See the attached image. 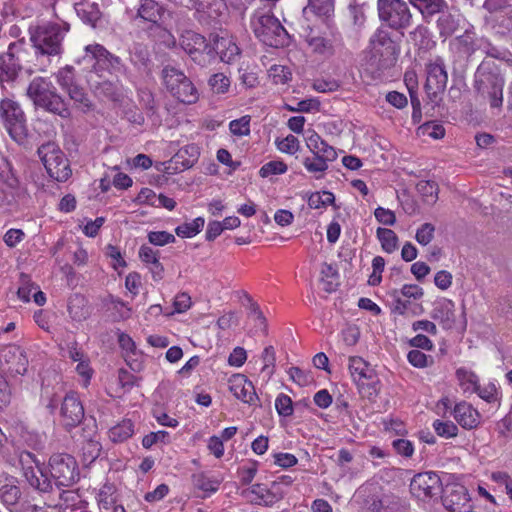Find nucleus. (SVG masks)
<instances>
[{
  "instance_id": "nucleus-9",
  "label": "nucleus",
  "mask_w": 512,
  "mask_h": 512,
  "mask_svg": "<svg viewBox=\"0 0 512 512\" xmlns=\"http://www.w3.org/2000/svg\"><path fill=\"white\" fill-rule=\"evenodd\" d=\"M49 473L58 488L71 487L79 480L75 458L67 453H55L49 459Z\"/></svg>"
},
{
  "instance_id": "nucleus-22",
  "label": "nucleus",
  "mask_w": 512,
  "mask_h": 512,
  "mask_svg": "<svg viewBox=\"0 0 512 512\" xmlns=\"http://www.w3.org/2000/svg\"><path fill=\"white\" fill-rule=\"evenodd\" d=\"M454 311V302L443 298L434 304L431 311V318L438 321L444 329H450L455 323Z\"/></svg>"
},
{
  "instance_id": "nucleus-40",
  "label": "nucleus",
  "mask_w": 512,
  "mask_h": 512,
  "mask_svg": "<svg viewBox=\"0 0 512 512\" xmlns=\"http://www.w3.org/2000/svg\"><path fill=\"white\" fill-rule=\"evenodd\" d=\"M454 46L459 53L465 55L467 58L479 49V45L476 43L474 34L469 31H465L464 34L456 37L454 40Z\"/></svg>"
},
{
  "instance_id": "nucleus-57",
  "label": "nucleus",
  "mask_w": 512,
  "mask_h": 512,
  "mask_svg": "<svg viewBox=\"0 0 512 512\" xmlns=\"http://www.w3.org/2000/svg\"><path fill=\"white\" fill-rule=\"evenodd\" d=\"M408 362L416 368H426L433 363V358L424 352L413 349L407 355Z\"/></svg>"
},
{
  "instance_id": "nucleus-53",
  "label": "nucleus",
  "mask_w": 512,
  "mask_h": 512,
  "mask_svg": "<svg viewBox=\"0 0 512 512\" xmlns=\"http://www.w3.org/2000/svg\"><path fill=\"white\" fill-rule=\"evenodd\" d=\"M334 201L335 197L332 192L323 191L322 193H313L308 199V205L313 209H319L333 204Z\"/></svg>"
},
{
  "instance_id": "nucleus-29",
  "label": "nucleus",
  "mask_w": 512,
  "mask_h": 512,
  "mask_svg": "<svg viewBox=\"0 0 512 512\" xmlns=\"http://www.w3.org/2000/svg\"><path fill=\"white\" fill-rule=\"evenodd\" d=\"M74 8L77 16L85 24H88L91 27H96L97 22L101 18V11L97 3L90 2L89 0H82L79 3H76Z\"/></svg>"
},
{
  "instance_id": "nucleus-34",
  "label": "nucleus",
  "mask_w": 512,
  "mask_h": 512,
  "mask_svg": "<svg viewBox=\"0 0 512 512\" xmlns=\"http://www.w3.org/2000/svg\"><path fill=\"white\" fill-rule=\"evenodd\" d=\"M199 156L198 146L191 144L181 148L171 159V162L175 165L180 164L182 169L191 168L197 161Z\"/></svg>"
},
{
  "instance_id": "nucleus-42",
  "label": "nucleus",
  "mask_w": 512,
  "mask_h": 512,
  "mask_svg": "<svg viewBox=\"0 0 512 512\" xmlns=\"http://www.w3.org/2000/svg\"><path fill=\"white\" fill-rule=\"evenodd\" d=\"M56 82L60 88L65 92L75 84L76 81V70L72 65H66L60 68L55 74Z\"/></svg>"
},
{
  "instance_id": "nucleus-16",
  "label": "nucleus",
  "mask_w": 512,
  "mask_h": 512,
  "mask_svg": "<svg viewBox=\"0 0 512 512\" xmlns=\"http://www.w3.org/2000/svg\"><path fill=\"white\" fill-rule=\"evenodd\" d=\"M62 423L65 429L70 430L78 426L84 419V407L75 392L65 395L61 405Z\"/></svg>"
},
{
  "instance_id": "nucleus-63",
  "label": "nucleus",
  "mask_w": 512,
  "mask_h": 512,
  "mask_svg": "<svg viewBox=\"0 0 512 512\" xmlns=\"http://www.w3.org/2000/svg\"><path fill=\"white\" fill-rule=\"evenodd\" d=\"M229 129L233 135L245 136L250 133V117L243 116L239 119L232 120Z\"/></svg>"
},
{
  "instance_id": "nucleus-46",
  "label": "nucleus",
  "mask_w": 512,
  "mask_h": 512,
  "mask_svg": "<svg viewBox=\"0 0 512 512\" xmlns=\"http://www.w3.org/2000/svg\"><path fill=\"white\" fill-rule=\"evenodd\" d=\"M205 220L202 217H197L191 222H186L179 225L175 229L177 236L182 238H191L197 235L204 227Z\"/></svg>"
},
{
  "instance_id": "nucleus-17",
  "label": "nucleus",
  "mask_w": 512,
  "mask_h": 512,
  "mask_svg": "<svg viewBox=\"0 0 512 512\" xmlns=\"http://www.w3.org/2000/svg\"><path fill=\"white\" fill-rule=\"evenodd\" d=\"M0 361L6 370L14 375H24L28 368V358L23 349L9 346L0 352Z\"/></svg>"
},
{
  "instance_id": "nucleus-56",
  "label": "nucleus",
  "mask_w": 512,
  "mask_h": 512,
  "mask_svg": "<svg viewBox=\"0 0 512 512\" xmlns=\"http://www.w3.org/2000/svg\"><path fill=\"white\" fill-rule=\"evenodd\" d=\"M306 9L319 16H328L333 12V0H308Z\"/></svg>"
},
{
  "instance_id": "nucleus-55",
  "label": "nucleus",
  "mask_w": 512,
  "mask_h": 512,
  "mask_svg": "<svg viewBox=\"0 0 512 512\" xmlns=\"http://www.w3.org/2000/svg\"><path fill=\"white\" fill-rule=\"evenodd\" d=\"M416 189L427 200L436 201L438 195V185L436 182L421 180L417 183Z\"/></svg>"
},
{
  "instance_id": "nucleus-64",
  "label": "nucleus",
  "mask_w": 512,
  "mask_h": 512,
  "mask_svg": "<svg viewBox=\"0 0 512 512\" xmlns=\"http://www.w3.org/2000/svg\"><path fill=\"white\" fill-rule=\"evenodd\" d=\"M148 240L156 246H164L175 242V236L166 231H151L148 233Z\"/></svg>"
},
{
  "instance_id": "nucleus-62",
  "label": "nucleus",
  "mask_w": 512,
  "mask_h": 512,
  "mask_svg": "<svg viewBox=\"0 0 512 512\" xmlns=\"http://www.w3.org/2000/svg\"><path fill=\"white\" fill-rule=\"evenodd\" d=\"M276 145L281 152L291 155L295 154L300 148L299 140L291 134L281 140H277Z\"/></svg>"
},
{
  "instance_id": "nucleus-36",
  "label": "nucleus",
  "mask_w": 512,
  "mask_h": 512,
  "mask_svg": "<svg viewBox=\"0 0 512 512\" xmlns=\"http://www.w3.org/2000/svg\"><path fill=\"white\" fill-rule=\"evenodd\" d=\"M208 44L210 42L204 36L193 31L186 32L181 38V47L189 56L198 50L206 49Z\"/></svg>"
},
{
  "instance_id": "nucleus-61",
  "label": "nucleus",
  "mask_w": 512,
  "mask_h": 512,
  "mask_svg": "<svg viewBox=\"0 0 512 512\" xmlns=\"http://www.w3.org/2000/svg\"><path fill=\"white\" fill-rule=\"evenodd\" d=\"M275 408L280 416L289 417L293 414V402L286 394H279L275 400Z\"/></svg>"
},
{
  "instance_id": "nucleus-10",
  "label": "nucleus",
  "mask_w": 512,
  "mask_h": 512,
  "mask_svg": "<svg viewBox=\"0 0 512 512\" xmlns=\"http://www.w3.org/2000/svg\"><path fill=\"white\" fill-rule=\"evenodd\" d=\"M252 27L256 37L268 46L279 47L287 43V31L272 14L259 15L252 21Z\"/></svg>"
},
{
  "instance_id": "nucleus-45",
  "label": "nucleus",
  "mask_w": 512,
  "mask_h": 512,
  "mask_svg": "<svg viewBox=\"0 0 512 512\" xmlns=\"http://www.w3.org/2000/svg\"><path fill=\"white\" fill-rule=\"evenodd\" d=\"M62 387H50L49 385H43L41 398L45 403L46 407L53 413L57 407L61 397Z\"/></svg>"
},
{
  "instance_id": "nucleus-37",
  "label": "nucleus",
  "mask_w": 512,
  "mask_h": 512,
  "mask_svg": "<svg viewBox=\"0 0 512 512\" xmlns=\"http://www.w3.org/2000/svg\"><path fill=\"white\" fill-rule=\"evenodd\" d=\"M6 481L0 488V499L5 505L14 506L19 502L22 493L14 478Z\"/></svg>"
},
{
  "instance_id": "nucleus-43",
  "label": "nucleus",
  "mask_w": 512,
  "mask_h": 512,
  "mask_svg": "<svg viewBox=\"0 0 512 512\" xmlns=\"http://www.w3.org/2000/svg\"><path fill=\"white\" fill-rule=\"evenodd\" d=\"M376 235L385 252L393 253L397 249L398 237L393 230L379 227L376 230Z\"/></svg>"
},
{
  "instance_id": "nucleus-1",
  "label": "nucleus",
  "mask_w": 512,
  "mask_h": 512,
  "mask_svg": "<svg viewBox=\"0 0 512 512\" xmlns=\"http://www.w3.org/2000/svg\"><path fill=\"white\" fill-rule=\"evenodd\" d=\"M504 76L500 66L493 60L484 59L476 68L473 77L475 99L490 109L500 111L503 106Z\"/></svg>"
},
{
  "instance_id": "nucleus-58",
  "label": "nucleus",
  "mask_w": 512,
  "mask_h": 512,
  "mask_svg": "<svg viewBox=\"0 0 512 512\" xmlns=\"http://www.w3.org/2000/svg\"><path fill=\"white\" fill-rule=\"evenodd\" d=\"M286 171L287 165L283 161H269L260 168L259 175L266 178L271 175L283 174Z\"/></svg>"
},
{
  "instance_id": "nucleus-38",
  "label": "nucleus",
  "mask_w": 512,
  "mask_h": 512,
  "mask_svg": "<svg viewBox=\"0 0 512 512\" xmlns=\"http://www.w3.org/2000/svg\"><path fill=\"white\" fill-rule=\"evenodd\" d=\"M333 161L326 160L324 156L312 154V156H307L303 159V165L309 173L314 174L316 179H320L328 169V163Z\"/></svg>"
},
{
  "instance_id": "nucleus-32",
  "label": "nucleus",
  "mask_w": 512,
  "mask_h": 512,
  "mask_svg": "<svg viewBox=\"0 0 512 512\" xmlns=\"http://www.w3.org/2000/svg\"><path fill=\"white\" fill-rule=\"evenodd\" d=\"M439 17L436 21L437 28L441 37L447 38L453 35L459 27V15L452 14L448 9L438 12Z\"/></svg>"
},
{
  "instance_id": "nucleus-12",
  "label": "nucleus",
  "mask_w": 512,
  "mask_h": 512,
  "mask_svg": "<svg viewBox=\"0 0 512 512\" xmlns=\"http://www.w3.org/2000/svg\"><path fill=\"white\" fill-rule=\"evenodd\" d=\"M441 490V480L435 472L418 473L410 483L411 493L423 501L438 495Z\"/></svg>"
},
{
  "instance_id": "nucleus-19",
  "label": "nucleus",
  "mask_w": 512,
  "mask_h": 512,
  "mask_svg": "<svg viewBox=\"0 0 512 512\" xmlns=\"http://www.w3.org/2000/svg\"><path fill=\"white\" fill-rule=\"evenodd\" d=\"M229 389L233 395L247 404H254L258 400L253 383L242 374L233 375L229 380Z\"/></svg>"
},
{
  "instance_id": "nucleus-31",
  "label": "nucleus",
  "mask_w": 512,
  "mask_h": 512,
  "mask_svg": "<svg viewBox=\"0 0 512 512\" xmlns=\"http://www.w3.org/2000/svg\"><path fill=\"white\" fill-rule=\"evenodd\" d=\"M87 299L79 294L75 293L68 299V313L70 317L75 321H83L88 318L90 311L88 307Z\"/></svg>"
},
{
  "instance_id": "nucleus-52",
  "label": "nucleus",
  "mask_w": 512,
  "mask_h": 512,
  "mask_svg": "<svg viewBox=\"0 0 512 512\" xmlns=\"http://www.w3.org/2000/svg\"><path fill=\"white\" fill-rule=\"evenodd\" d=\"M479 49H482L488 57L498 60L508 61L509 57L511 56L509 51L493 45L488 40H481V44H479Z\"/></svg>"
},
{
  "instance_id": "nucleus-48",
  "label": "nucleus",
  "mask_w": 512,
  "mask_h": 512,
  "mask_svg": "<svg viewBox=\"0 0 512 512\" xmlns=\"http://www.w3.org/2000/svg\"><path fill=\"white\" fill-rule=\"evenodd\" d=\"M411 39L419 49L428 50L435 44L429 36L428 29L424 26H417L411 33Z\"/></svg>"
},
{
  "instance_id": "nucleus-47",
  "label": "nucleus",
  "mask_w": 512,
  "mask_h": 512,
  "mask_svg": "<svg viewBox=\"0 0 512 512\" xmlns=\"http://www.w3.org/2000/svg\"><path fill=\"white\" fill-rule=\"evenodd\" d=\"M192 481L196 488L208 493L216 492L221 483L220 480L209 478L204 473L194 474Z\"/></svg>"
},
{
  "instance_id": "nucleus-13",
  "label": "nucleus",
  "mask_w": 512,
  "mask_h": 512,
  "mask_svg": "<svg viewBox=\"0 0 512 512\" xmlns=\"http://www.w3.org/2000/svg\"><path fill=\"white\" fill-rule=\"evenodd\" d=\"M18 46L11 43L6 52L0 54V84H13L22 71Z\"/></svg>"
},
{
  "instance_id": "nucleus-59",
  "label": "nucleus",
  "mask_w": 512,
  "mask_h": 512,
  "mask_svg": "<svg viewBox=\"0 0 512 512\" xmlns=\"http://www.w3.org/2000/svg\"><path fill=\"white\" fill-rule=\"evenodd\" d=\"M422 135H427L433 139H441L445 135V128L443 125L436 122H427L418 128Z\"/></svg>"
},
{
  "instance_id": "nucleus-54",
  "label": "nucleus",
  "mask_w": 512,
  "mask_h": 512,
  "mask_svg": "<svg viewBox=\"0 0 512 512\" xmlns=\"http://www.w3.org/2000/svg\"><path fill=\"white\" fill-rule=\"evenodd\" d=\"M433 428L438 436L444 438H452L458 434V427L452 421L435 420Z\"/></svg>"
},
{
  "instance_id": "nucleus-50",
  "label": "nucleus",
  "mask_w": 512,
  "mask_h": 512,
  "mask_svg": "<svg viewBox=\"0 0 512 512\" xmlns=\"http://www.w3.org/2000/svg\"><path fill=\"white\" fill-rule=\"evenodd\" d=\"M307 43L315 53L319 54H332V42L322 36H308Z\"/></svg>"
},
{
  "instance_id": "nucleus-25",
  "label": "nucleus",
  "mask_w": 512,
  "mask_h": 512,
  "mask_svg": "<svg viewBox=\"0 0 512 512\" xmlns=\"http://www.w3.org/2000/svg\"><path fill=\"white\" fill-rule=\"evenodd\" d=\"M306 146L313 155L324 156L326 160H336L337 152L334 147L324 141L315 131H308L305 138Z\"/></svg>"
},
{
  "instance_id": "nucleus-15",
  "label": "nucleus",
  "mask_w": 512,
  "mask_h": 512,
  "mask_svg": "<svg viewBox=\"0 0 512 512\" xmlns=\"http://www.w3.org/2000/svg\"><path fill=\"white\" fill-rule=\"evenodd\" d=\"M442 503L450 512H471V498L467 489L460 484L448 485L443 489Z\"/></svg>"
},
{
  "instance_id": "nucleus-3",
  "label": "nucleus",
  "mask_w": 512,
  "mask_h": 512,
  "mask_svg": "<svg viewBox=\"0 0 512 512\" xmlns=\"http://www.w3.org/2000/svg\"><path fill=\"white\" fill-rule=\"evenodd\" d=\"M70 30L67 22H48L29 28V38L37 58L60 57L63 53V41Z\"/></svg>"
},
{
  "instance_id": "nucleus-7",
  "label": "nucleus",
  "mask_w": 512,
  "mask_h": 512,
  "mask_svg": "<svg viewBox=\"0 0 512 512\" xmlns=\"http://www.w3.org/2000/svg\"><path fill=\"white\" fill-rule=\"evenodd\" d=\"M0 118L9 136L19 146L28 145L26 118L19 104L10 99L0 101Z\"/></svg>"
},
{
  "instance_id": "nucleus-35",
  "label": "nucleus",
  "mask_w": 512,
  "mask_h": 512,
  "mask_svg": "<svg viewBox=\"0 0 512 512\" xmlns=\"http://www.w3.org/2000/svg\"><path fill=\"white\" fill-rule=\"evenodd\" d=\"M134 424L130 419H123L109 429L108 436L113 443H122L134 435Z\"/></svg>"
},
{
  "instance_id": "nucleus-18",
  "label": "nucleus",
  "mask_w": 512,
  "mask_h": 512,
  "mask_svg": "<svg viewBox=\"0 0 512 512\" xmlns=\"http://www.w3.org/2000/svg\"><path fill=\"white\" fill-rule=\"evenodd\" d=\"M167 12L166 7L156 0H140L136 19L150 23L155 27H161Z\"/></svg>"
},
{
  "instance_id": "nucleus-2",
  "label": "nucleus",
  "mask_w": 512,
  "mask_h": 512,
  "mask_svg": "<svg viewBox=\"0 0 512 512\" xmlns=\"http://www.w3.org/2000/svg\"><path fill=\"white\" fill-rule=\"evenodd\" d=\"M400 49L392 39L391 33L378 28L369 40V52L366 57V70L374 79H380L397 62Z\"/></svg>"
},
{
  "instance_id": "nucleus-33",
  "label": "nucleus",
  "mask_w": 512,
  "mask_h": 512,
  "mask_svg": "<svg viewBox=\"0 0 512 512\" xmlns=\"http://www.w3.org/2000/svg\"><path fill=\"white\" fill-rule=\"evenodd\" d=\"M409 2L419 10L426 20L438 12L448 9V3L445 0H409Z\"/></svg>"
},
{
  "instance_id": "nucleus-39",
  "label": "nucleus",
  "mask_w": 512,
  "mask_h": 512,
  "mask_svg": "<svg viewBox=\"0 0 512 512\" xmlns=\"http://www.w3.org/2000/svg\"><path fill=\"white\" fill-rule=\"evenodd\" d=\"M69 98L74 102L75 106L83 112L92 110L93 104L88 97L85 89L78 83L65 91Z\"/></svg>"
},
{
  "instance_id": "nucleus-30",
  "label": "nucleus",
  "mask_w": 512,
  "mask_h": 512,
  "mask_svg": "<svg viewBox=\"0 0 512 512\" xmlns=\"http://www.w3.org/2000/svg\"><path fill=\"white\" fill-rule=\"evenodd\" d=\"M129 60L137 70H148L151 63L148 47L142 43H134L129 48Z\"/></svg>"
},
{
  "instance_id": "nucleus-51",
  "label": "nucleus",
  "mask_w": 512,
  "mask_h": 512,
  "mask_svg": "<svg viewBox=\"0 0 512 512\" xmlns=\"http://www.w3.org/2000/svg\"><path fill=\"white\" fill-rule=\"evenodd\" d=\"M208 85L214 93L224 94L230 88V79L224 73H215L210 76Z\"/></svg>"
},
{
  "instance_id": "nucleus-27",
  "label": "nucleus",
  "mask_w": 512,
  "mask_h": 512,
  "mask_svg": "<svg viewBox=\"0 0 512 512\" xmlns=\"http://www.w3.org/2000/svg\"><path fill=\"white\" fill-rule=\"evenodd\" d=\"M371 512H405L401 500L394 495H383L381 498L372 497L367 501Z\"/></svg>"
},
{
  "instance_id": "nucleus-21",
  "label": "nucleus",
  "mask_w": 512,
  "mask_h": 512,
  "mask_svg": "<svg viewBox=\"0 0 512 512\" xmlns=\"http://www.w3.org/2000/svg\"><path fill=\"white\" fill-rule=\"evenodd\" d=\"M250 492L256 495L259 504L265 506H272L283 499L285 495V491L280 487L279 482H272L269 488L263 484H254Z\"/></svg>"
},
{
  "instance_id": "nucleus-14",
  "label": "nucleus",
  "mask_w": 512,
  "mask_h": 512,
  "mask_svg": "<svg viewBox=\"0 0 512 512\" xmlns=\"http://www.w3.org/2000/svg\"><path fill=\"white\" fill-rule=\"evenodd\" d=\"M426 73L425 90L428 97L433 99L442 93L447 85L448 75L443 60L437 57L434 62L427 64Z\"/></svg>"
},
{
  "instance_id": "nucleus-4",
  "label": "nucleus",
  "mask_w": 512,
  "mask_h": 512,
  "mask_svg": "<svg viewBox=\"0 0 512 512\" xmlns=\"http://www.w3.org/2000/svg\"><path fill=\"white\" fill-rule=\"evenodd\" d=\"M26 95L37 109H42L62 119L71 117V110L54 84L45 77H35L29 83Z\"/></svg>"
},
{
  "instance_id": "nucleus-5",
  "label": "nucleus",
  "mask_w": 512,
  "mask_h": 512,
  "mask_svg": "<svg viewBox=\"0 0 512 512\" xmlns=\"http://www.w3.org/2000/svg\"><path fill=\"white\" fill-rule=\"evenodd\" d=\"M77 62L88 64L90 66L89 74L99 78H103L106 73L112 75L126 71L122 59L98 43L85 46L84 55Z\"/></svg>"
},
{
  "instance_id": "nucleus-24",
  "label": "nucleus",
  "mask_w": 512,
  "mask_h": 512,
  "mask_svg": "<svg viewBox=\"0 0 512 512\" xmlns=\"http://www.w3.org/2000/svg\"><path fill=\"white\" fill-rule=\"evenodd\" d=\"M87 82L97 97L105 98L108 100L117 99V85L108 79L99 78L93 74L87 75Z\"/></svg>"
},
{
  "instance_id": "nucleus-49",
  "label": "nucleus",
  "mask_w": 512,
  "mask_h": 512,
  "mask_svg": "<svg viewBox=\"0 0 512 512\" xmlns=\"http://www.w3.org/2000/svg\"><path fill=\"white\" fill-rule=\"evenodd\" d=\"M349 370L352 377L356 380H361L363 378H370L371 376L368 374L369 367L368 363L364 361L361 357L353 356L349 359Z\"/></svg>"
},
{
  "instance_id": "nucleus-8",
  "label": "nucleus",
  "mask_w": 512,
  "mask_h": 512,
  "mask_svg": "<svg viewBox=\"0 0 512 512\" xmlns=\"http://www.w3.org/2000/svg\"><path fill=\"white\" fill-rule=\"evenodd\" d=\"M37 153L50 178L57 182H65L71 177L69 160L56 143L42 144Z\"/></svg>"
},
{
  "instance_id": "nucleus-23",
  "label": "nucleus",
  "mask_w": 512,
  "mask_h": 512,
  "mask_svg": "<svg viewBox=\"0 0 512 512\" xmlns=\"http://www.w3.org/2000/svg\"><path fill=\"white\" fill-rule=\"evenodd\" d=\"M140 260L149 267V271L154 281H160L164 278V267L159 261V251L152 249L147 245H142L139 249Z\"/></svg>"
},
{
  "instance_id": "nucleus-41",
  "label": "nucleus",
  "mask_w": 512,
  "mask_h": 512,
  "mask_svg": "<svg viewBox=\"0 0 512 512\" xmlns=\"http://www.w3.org/2000/svg\"><path fill=\"white\" fill-rule=\"evenodd\" d=\"M0 181H2L7 187L15 189L19 185V180L16 177L12 164L10 161L0 152Z\"/></svg>"
},
{
  "instance_id": "nucleus-26",
  "label": "nucleus",
  "mask_w": 512,
  "mask_h": 512,
  "mask_svg": "<svg viewBox=\"0 0 512 512\" xmlns=\"http://www.w3.org/2000/svg\"><path fill=\"white\" fill-rule=\"evenodd\" d=\"M213 43L222 62L230 64L240 57L241 50L232 38L216 36Z\"/></svg>"
},
{
  "instance_id": "nucleus-20",
  "label": "nucleus",
  "mask_w": 512,
  "mask_h": 512,
  "mask_svg": "<svg viewBox=\"0 0 512 512\" xmlns=\"http://www.w3.org/2000/svg\"><path fill=\"white\" fill-rule=\"evenodd\" d=\"M453 416L461 427L468 430L478 427L481 422L480 413L465 401L455 405Z\"/></svg>"
},
{
  "instance_id": "nucleus-28",
  "label": "nucleus",
  "mask_w": 512,
  "mask_h": 512,
  "mask_svg": "<svg viewBox=\"0 0 512 512\" xmlns=\"http://www.w3.org/2000/svg\"><path fill=\"white\" fill-rule=\"evenodd\" d=\"M24 477L29 485L40 493H50L53 490L52 480L40 468H25Z\"/></svg>"
},
{
  "instance_id": "nucleus-60",
  "label": "nucleus",
  "mask_w": 512,
  "mask_h": 512,
  "mask_svg": "<svg viewBox=\"0 0 512 512\" xmlns=\"http://www.w3.org/2000/svg\"><path fill=\"white\" fill-rule=\"evenodd\" d=\"M435 226L431 223L422 224L416 231V241L423 246L428 245L434 238Z\"/></svg>"
},
{
  "instance_id": "nucleus-11",
  "label": "nucleus",
  "mask_w": 512,
  "mask_h": 512,
  "mask_svg": "<svg viewBox=\"0 0 512 512\" xmlns=\"http://www.w3.org/2000/svg\"><path fill=\"white\" fill-rule=\"evenodd\" d=\"M377 8L380 20L390 28L399 30L410 26L412 14L404 0H378Z\"/></svg>"
},
{
  "instance_id": "nucleus-6",
  "label": "nucleus",
  "mask_w": 512,
  "mask_h": 512,
  "mask_svg": "<svg viewBox=\"0 0 512 512\" xmlns=\"http://www.w3.org/2000/svg\"><path fill=\"white\" fill-rule=\"evenodd\" d=\"M161 78L167 92L180 103L190 105L198 101L197 88L182 70L166 65L162 69Z\"/></svg>"
},
{
  "instance_id": "nucleus-44",
  "label": "nucleus",
  "mask_w": 512,
  "mask_h": 512,
  "mask_svg": "<svg viewBox=\"0 0 512 512\" xmlns=\"http://www.w3.org/2000/svg\"><path fill=\"white\" fill-rule=\"evenodd\" d=\"M217 48L214 47V43L207 45L206 49L198 50L196 53H192L190 56L191 60L199 65L200 67H208L216 61Z\"/></svg>"
}]
</instances>
